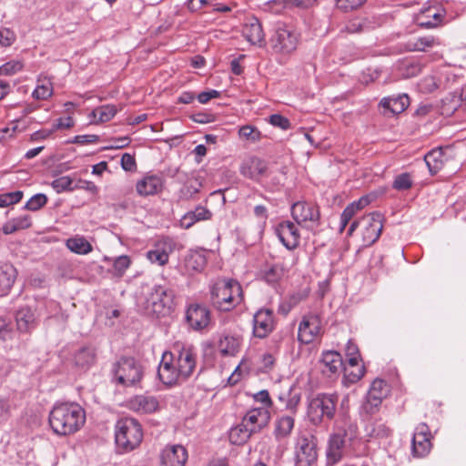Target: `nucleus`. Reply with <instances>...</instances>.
Wrapping results in <instances>:
<instances>
[{
    "label": "nucleus",
    "mask_w": 466,
    "mask_h": 466,
    "mask_svg": "<svg viewBox=\"0 0 466 466\" xmlns=\"http://www.w3.org/2000/svg\"><path fill=\"white\" fill-rule=\"evenodd\" d=\"M84 409L74 402H64L54 406L49 413V424L57 435H70L85 424Z\"/></svg>",
    "instance_id": "f257e3e1"
},
{
    "label": "nucleus",
    "mask_w": 466,
    "mask_h": 466,
    "mask_svg": "<svg viewBox=\"0 0 466 466\" xmlns=\"http://www.w3.org/2000/svg\"><path fill=\"white\" fill-rule=\"evenodd\" d=\"M211 303L219 311H230L243 301L241 285L235 279H220L211 288Z\"/></svg>",
    "instance_id": "f03ea898"
},
{
    "label": "nucleus",
    "mask_w": 466,
    "mask_h": 466,
    "mask_svg": "<svg viewBox=\"0 0 466 466\" xmlns=\"http://www.w3.org/2000/svg\"><path fill=\"white\" fill-rule=\"evenodd\" d=\"M175 298L176 292L169 284H156L146 297L144 309L149 315L166 317L175 309Z\"/></svg>",
    "instance_id": "7ed1b4c3"
},
{
    "label": "nucleus",
    "mask_w": 466,
    "mask_h": 466,
    "mask_svg": "<svg viewBox=\"0 0 466 466\" xmlns=\"http://www.w3.org/2000/svg\"><path fill=\"white\" fill-rule=\"evenodd\" d=\"M143 431L139 422L133 418L117 420L115 427V441L118 451L128 452L139 446Z\"/></svg>",
    "instance_id": "20e7f679"
},
{
    "label": "nucleus",
    "mask_w": 466,
    "mask_h": 466,
    "mask_svg": "<svg viewBox=\"0 0 466 466\" xmlns=\"http://www.w3.org/2000/svg\"><path fill=\"white\" fill-rule=\"evenodd\" d=\"M339 396L337 394L319 393L309 400L307 415L315 426L334 419Z\"/></svg>",
    "instance_id": "39448f33"
},
{
    "label": "nucleus",
    "mask_w": 466,
    "mask_h": 466,
    "mask_svg": "<svg viewBox=\"0 0 466 466\" xmlns=\"http://www.w3.org/2000/svg\"><path fill=\"white\" fill-rule=\"evenodd\" d=\"M268 45L274 54L289 56L298 47L299 35L290 26L279 25L272 33Z\"/></svg>",
    "instance_id": "423d86ee"
},
{
    "label": "nucleus",
    "mask_w": 466,
    "mask_h": 466,
    "mask_svg": "<svg viewBox=\"0 0 466 466\" xmlns=\"http://www.w3.org/2000/svg\"><path fill=\"white\" fill-rule=\"evenodd\" d=\"M112 373L115 381L126 387L137 385L143 377L142 367L131 357H121L113 364Z\"/></svg>",
    "instance_id": "0eeeda50"
},
{
    "label": "nucleus",
    "mask_w": 466,
    "mask_h": 466,
    "mask_svg": "<svg viewBox=\"0 0 466 466\" xmlns=\"http://www.w3.org/2000/svg\"><path fill=\"white\" fill-rule=\"evenodd\" d=\"M168 358L175 363L182 380L188 379L197 367V350L192 346L177 345L172 352H167Z\"/></svg>",
    "instance_id": "6e6552de"
},
{
    "label": "nucleus",
    "mask_w": 466,
    "mask_h": 466,
    "mask_svg": "<svg viewBox=\"0 0 466 466\" xmlns=\"http://www.w3.org/2000/svg\"><path fill=\"white\" fill-rule=\"evenodd\" d=\"M318 458L316 438L311 434H299L295 440V466H312Z\"/></svg>",
    "instance_id": "1a4fd4ad"
},
{
    "label": "nucleus",
    "mask_w": 466,
    "mask_h": 466,
    "mask_svg": "<svg viewBox=\"0 0 466 466\" xmlns=\"http://www.w3.org/2000/svg\"><path fill=\"white\" fill-rule=\"evenodd\" d=\"M292 218L299 225L314 230L319 225V209L313 203L298 201L291 207Z\"/></svg>",
    "instance_id": "9d476101"
},
{
    "label": "nucleus",
    "mask_w": 466,
    "mask_h": 466,
    "mask_svg": "<svg viewBox=\"0 0 466 466\" xmlns=\"http://www.w3.org/2000/svg\"><path fill=\"white\" fill-rule=\"evenodd\" d=\"M388 394L387 383L385 380L376 379L372 381L367 393L365 401L361 405V410L365 414H374L379 410L382 400Z\"/></svg>",
    "instance_id": "9b49d317"
},
{
    "label": "nucleus",
    "mask_w": 466,
    "mask_h": 466,
    "mask_svg": "<svg viewBox=\"0 0 466 466\" xmlns=\"http://www.w3.org/2000/svg\"><path fill=\"white\" fill-rule=\"evenodd\" d=\"M361 228L362 246H371L378 240L382 231V216L380 213H372L362 217Z\"/></svg>",
    "instance_id": "f8f14e48"
},
{
    "label": "nucleus",
    "mask_w": 466,
    "mask_h": 466,
    "mask_svg": "<svg viewBox=\"0 0 466 466\" xmlns=\"http://www.w3.org/2000/svg\"><path fill=\"white\" fill-rule=\"evenodd\" d=\"M176 246L177 243L173 238H162L154 244L152 249L147 251V258L152 263L164 266L168 262L169 256L175 250Z\"/></svg>",
    "instance_id": "ddd939ff"
},
{
    "label": "nucleus",
    "mask_w": 466,
    "mask_h": 466,
    "mask_svg": "<svg viewBox=\"0 0 466 466\" xmlns=\"http://www.w3.org/2000/svg\"><path fill=\"white\" fill-rule=\"evenodd\" d=\"M274 313L270 309L262 308L253 316V335L258 339L267 338L274 329Z\"/></svg>",
    "instance_id": "4468645a"
},
{
    "label": "nucleus",
    "mask_w": 466,
    "mask_h": 466,
    "mask_svg": "<svg viewBox=\"0 0 466 466\" xmlns=\"http://www.w3.org/2000/svg\"><path fill=\"white\" fill-rule=\"evenodd\" d=\"M186 321L194 330H202L210 322V311L203 305L191 304L186 311Z\"/></svg>",
    "instance_id": "2eb2a0df"
},
{
    "label": "nucleus",
    "mask_w": 466,
    "mask_h": 466,
    "mask_svg": "<svg viewBox=\"0 0 466 466\" xmlns=\"http://www.w3.org/2000/svg\"><path fill=\"white\" fill-rule=\"evenodd\" d=\"M321 329V321L318 315L309 314L303 317L299 326V339L309 344L319 334Z\"/></svg>",
    "instance_id": "dca6fc26"
},
{
    "label": "nucleus",
    "mask_w": 466,
    "mask_h": 466,
    "mask_svg": "<svg viewBox=\"0 0 466 466\" xmlns=\"http://www.w3.org/2000/svg\"><path fill=\"white\" fill-rule=\"evenodd\" d=\"M431 432L426 423H420L416 429L412 437L411 451L415 457H424L430 452Z\"/></svg>",
    "instance_id": "f3484780"
},
{
    "label": "nucleus",
    "mask_w": 466,
    "mask_h": 466,
    "mask_svg": "<svg viewBox=\"0 0 466 466\" xmlns=\"http://www.w3.org/2000/svg\"><path fill=\"white\" fill-rule=\"evenodd\" d=\"M276 234L280 242L289 249L296 248L300 240V235L297 226L289 220L280 222L277 228Z\"/></svg>",
    "instance_id": "a211bd4d"
},
{
    "label": "nucleus",
    "mask_w": 466,
    "mask_h": 466,
    "mask_svg": "<svg viewBox=\"0 0 466 466\" xmlns=\"http://www.w3.org/2000/svg\"><path fill=\"white\" fill-rule=\"evenodd\" d=\"M188 455L182 445H169L163 449L160 454L161 466H184Z\"/></svg>",
    "instance_id": "6ab92c4d"
},
{
    "label": "nucleus",
    "mask_w": 466,
    "mask_h": 466,
    "mask_svg": "<svg viewBox=\"0 0 466 466\" xmlns=\"http://www.w3.org/2000/svg\"><path fill=\"white\" fill-rule=\"evenodd\" d=\"M268 170V163L257 157L245 159L239 168L240 174L249 179L258 181Z\"/></svg>",
    "instance_id": "aec40b11"
},
{
    "label": "nucleus",
    "mask_w": 466,
    "mask_h": 466,
    "mask_svg": "<svg viewBox=\"0 0 466 466\" xmlns=\"http://www.w3.org/2000/svg\"><path fill=\"white\" fill-rule=\"evenodd\" d=\"M331 435H339L341 439L353 441L358 437V426L347 414L335 420Z\"/></svg>",
    "instance_id": "412c9836"
},
{
    "label": "nucleus",
    "mask_w": 466,
    "mask_h": 466,
    "mask_svg": "<svg viewBox=\"0 0 466 466\" xmlns=\"http://www.w3.org/2000/svg\"><path fill=\"white\" fill-rule=\"evenodd\" d=\"M157 375L159 380L166 385H173L179 380H182L180 372L175 363L168 358L167 352H165L159 364Z\"/></svg>",
    "instance_id": "4be33fe9"
},
{
    "label": "nucleus",
    "mask_w": 466,
    "mask_h": 466,
    "mask_svg": "<svg viewBox=\"0 0 466 466\" xmlns=\"http://www.w3.org/2000/svg\"><path fill=\"white\" fill-rule=\"evenodd\" d=\"M270 420V413L265 407L254 408L247 412L243 421L253 430L254 432L259 431L268 425Z\"/></svg>",
    "instance_id": "5701e85b"
},
{
    "label": "nucleus",
    "mask_w": 466,
    "mask_h": 466,
    "mask_svg": "<svg viewBox=\"0 0 466 466\" xmlns=\"http://www.w3.org/2000/svg\"><path fill=\"white\" fill-rule=\"evenodd\" d=\"M350 441L341 439L339 435L329 436L327 448L328 464L334 465L338 463L344 455V450Z\"/></svg>",
    "instance_id": "b1692460"
},
{
    "label": "nucleus",
    "mask_w": 466,
    "mask_h": 466,
    "mask_svg": "<svg viewBox=\"0 0 466 466\" xmlns=\"http://www.w3.org/2000/svg\"><path fill=\"white\" fill-rule=\"evenodd\" d=\"M127 406L136 412L151 413L157 410L158 401L153 396L137 395L128 400Z\"/></svg>",
    "instance_id": "393cba45"
},
{
    "label": "nucleus",
    "mask_w": 466,
    "mask_h": 466,
    "mask_svg": "<svg viewBox=\"0 0 466 466\" xmlns=\"http://www.w3.org/2000/svg\"><path fill=\"white\" fill-rule=\"evenodd\" d=\"M17 329L20 332H30L36 327V317L35 311L30 307L20 308L15 314Z\"/></svg>",
    "instance_id": "a878e982"
},
{
    "label": "nucleus",
    "mask_w": 466,
    "mask_h": 466,
    "mask_svg": "<svg viewBox=\"0 0 466 466\" xmlns=\"http://www.w3.org/2000/svg\"><path fill=\"white\" fill-rule=\"evenodd\" d=\"M242 338L237 334L223 333L218 347L223 356H235L239 350Z\"/></svg>",
    "instance_id": "bb28decb"
},
{
    "label": "nucleus",
    "mask_w": 466,
    "mask_h": 466,
    "mask_svg": "<svg viewBox=\"0 0 466 466\" xmlns=\"http://www.w3.org/2000/svg\"><path fill=\"white\" fill-rule=\"evenodd\" d=\"M368 437L375 439H385L390 436L392 431L382 419L370 418L364 427Z\"/></svg>",
    "instance_id": "cd10ccee"
},
{
    "label": "nucleus",
    "mask_w": 466,
    "mask_h": 466,
    "mask_svg": "<svg viewBox=\"0 0 466 466\" xmlns=\"http://www.w3.org/2000/svg\"><path fill=\"white\" fill-rule=\"evenodd\" d=\"M244 37L252 45L264 43L265 35L260 22L257 18H251L243 26Z\"/></svg>",
    "instance_id": "c85d7f7f"
},
{
    "label": "nucleus",
    "mask_w": 466,
    "mask_h": 466,
    "mask_svg": "<svg viewBox=\"0 0 466 466\" xmlns=\"http://www.w3.org/2000/svg\"><path fill=\"white\" fill-rule=\"evenodd\" d=\"M96 351L91 346L80 348L74 354L73 361L75 366L82 370H88L96 363Z\"/></svg>",
    "instance_id": "c756f323"
},
{
    "label": "nucleus",
    "mask_w": 466,
    "mask_h": 466,
    "mask_svg": "<svg viewBox=\"0 0 466 466\" xmlns=\"http://www.w3.org/2000/svg\"><path fill=\"white\" fill-rule=\"evenodd\" d=\"M17 276L16 268L10 263L0 267V297L7 295Z\"/></svg>",
    "instance_id": "7c9ffc66"
},
{
    "label": "nucleus",
    "mask_w": 466,
    "mask_h": 466,
    "mask_svg": "<svg viewBox=\"0 0 466 466\" xmlns=\"http://www.w3.org/2000/svg\"><path fill=\"white\" fill-rule=\"evenodd\" d=\"M295 426V419L292 415H282L274 423L273 435L278 441L287 439Z\"/></svg>",
    "instance_id": "2f4dec72"
},
{
    "label": "nucleus",
    "mask_w": 466,
    "mask_h": 466,
    "mask_svg": "<svg viewBox=\"0 0 466 466\" xmlns=\"http://www.w3.org/2000/svg\"><path fill=\"white\" fill-rule=\"evenodd\" d=\"M163 187V179L157 175L147 176L137 182V191L141 196H149L157 193Z\"/></svg>",
    "instance_id": "473e14b6"
},
{
    "label": "nucleus",
    "mask_w": 466,
    "mask_h": 466,
    "mask_svg": "<svg viewBox=\"0 0 466 466\" xmlns=\"http://www.w3.org/2000/svg\"><path fill=\"white\" fill-rule=\"evenodd\" d=\"M322 372L331 376L339 372L343 365L341 355L334 350L324 352L321 358Z\"/></svg>",
    "instance_id": "72a5a7b5"
},
{
    "label": "nucleus",
    "mask_w": 466,
    "mask_h": 466,
    "mask_svg": "<svg viewBox=\"0 0 466 466\" xmlns=\"http://www.w3.org/2000/svg\"><path fill=\"white\" fill-rule=\"evenodd\" d=\"M380 104L382 107L396 115L403 112L408 107L410 104V98L408 95L401 94L398 96L384 97L381 99Z\"/></svg>",
    "instance_id": "f704fd0d"
},
{
    "label": "nucleus",
    "mask_w": 466,
    "mask_h": 466,
    "mask_svg": "<svg viewBox=\"0 0 466 466\" xmlns=\"http://www.w3.org/2000/svg\"><path fill=\"white\" fill-rule=\"evenodd\" d=\"M447 158L444 155L442 148H434L427 153L424 157V161L431 175L437 174L442 169Z\"/></svg>",
    "instance_id": "c9c22d12"
},
{
    "label": "nucleus",
    "mask_w": 466,
    "mask_h": 466,
    "mask_svg": "<svg viewBox=\"0 0 466 466\" xmlns=\"http://www.w3.org/2000/svg\"><path fill=\"white\" fill-rule=\"evenodd\" d=\"M279 400L284 405V408L296 413L298 406L301 400V393L296 386H291L287 391L279 395Z\"/></svg>",
    "instance_id": "e433bc0d"
},
{
    "label": "nucleus",
    "mask_w": 466,
    "mask_h": 466,
    "mask_svg": "<svg viewBox=\"0 0 466 466\" xmlns=\"http://www.w3.org/2000/svg\"><path fill=\"white\" fill-rule=\"evenodd\" d=\"M438 45H440L439 38L433 35H424L409 40L406 48L410 52H425L428 48Z\"/></svg>",
    "instance_id": "4c0bfd02"
},
{
    "label": "nucleus",
    "mask_w": 466,
    "mask_h": 466,
    "mask_svg": "<svg viewBox=\"0 0 466 466\" xmlns=\"http://www.w3.org/2000/svg\"><path fill=\"white\" fill-rule=\"evenodd\" d=\"M255 433L243 420L229 431V440L233 444L245 443Z\"/></svg>",
    "instance_id": "58836bf2"
},
{
    "label": "nucleus",
    "mask_w": 466,
    "mask_h": 466,
    "mask_svg": "<svg viewBox=\"0 0 466 466\" xmlns=\"http://www.w3.org/2000/svg\"><path fill=\"white\" fill-rule=\"evenodd\" d=\"M343 372H344V380L347 383L354 384L358 382L365 373V367L362 364H360V362H356L353 365L345 364L343 367Z\"/></svg>",
    "instance_id": "ea45409f"
},
{
    "label": "nucleus",
    "mask_w": 466,
    "mask_h": 466,
    "mask_svg": "<svg viewBox=\"0 0 466 466\" xmlns=\"http://www.w3.org/2000/svg\"><path fill=\"white\" fill-rule=\"evenodd\" d=\"M207 264V258L203 251H191L186 258V266L188 269L201 271Z\"/></svg>",
    "instance_id": "a19ab883"
},
{
    "label": "nucleus",
    "mask_w": 466,
    "mask_h": 466,
    "mask_svg": "<svg viewBox=\"0 0 466 466\" xmlns=\"http://www.w3.org/2000/svg\"><path fill=\"white\" fill-rule=\"evenodd\" d=\"M264 280L271 285L278 283L284 276V268L280 264L267 266L262 271Z\"/></svg>",
    "instance_id": "79ce46f5"
},
{
    "label": "nucleus",
    "mask_w": 466,
    "mask_h": 466,
    "mask_svg": "<svg viewBox=\"0 0 466 466\" xmlns=\"http://www.w3.org/2000/svg\"><path fill=\"white\" fill-rule=\"evenodd\" d=\"M66 247L72 252L81 255H86L92 251L91 244L83 237L71 238L67 239Z\"/></svg>",
    "instance_id": "37998d69"
},
{
    "label": "nucleus",
    "mask_w": 466,
    "mask_h": 466,
    "mask_svg": "<svg viewBox=\"0 0 466 466\" xmlns=\"http://www.w3.org/2000/svg\"><path fill=\"white\" fill-rule=\"evenodd\" d=\"M105 260L113 262L112 274L117 278L123 277L131 265V259L127 255H121L112 259L105 258Z\"/></svg>",
    "instance_id": "c03bdc74"
},
{
    "label": "nucleus",
    "mask_w": 466,
    "mask_h": 466,
    "mask_svg": "<svg viewBox=\"0 0 466 466\" xmlns=\"http://www.w3.org/2000/svg\"><path fill=\"white\" fill-rule=\"evenodd\" d=\"M117 109L114 105H103L95 108L91 116L96 119L97 118L98 122H107L111 120L116 114Z\"/></svg>",
    "instance_id": "a18cd8bd"
},
{
    "label": "nucleus",
    "mask_w": 466,
    "mask_h": 466,
    "mask_svg": "<svg viewBox=\"0 0 466 466\" xmlns=\"http://www.w3.org/2000/svg\"><path fill=\"white\" fill-rule=\"evenodd\" d=\"M202 187V182L199 178L193 177L187 179L180 189V196L183 198L190 199L198 194Z\"/></svg>",
    "instance_id": "49530a36"
},
{
    "label": "nucleus",
    "mask_w": 466,
    "mask_h": 466,
    "mask_svg": "<svg viewBox=\"0 0 466 466\" xmlns=\"http://www.w3.org/2000/svg\"><path fill=\"white\" fill-rule=\"evenodd\" d=\"M422 70V65L418 61H405L399 66L401 77L410 78L418 76Z\"/></svg>",
    "instance_id": "de8ad7c7"
},
{
    "label": "nucleus",
    "mask_w": 466,
    "mask_h": 466,
    "mask_svg": "<svg viewBox=\"0 0 466 466\" xmlns=\"http://www.w3.org/2000/svg\"><path fill=\"white\" fill-rule=\"evenodd\" d=\"M73 179L68 176L60 177L52 181L51 187L56 190V193L64 191H73L77 188L76 186H73Z\"/></svg>",
    "instance_id": "09e8293b"
},
{
    "label": "nucleus",
    "mask_w": 466,
    "mask_h": 466,
    "mask_svg": "<svg viewBox=\"0 0 466 466\" xmlns=\"http://www.w3.org/2000/svg\"><path fill=\"white\" fill-rule=\"evenodd\" d=\"M413 185V181L409 173H401L396 176L392 187L399 191H404L410 189Z\"/></svg>",
    "instance_id": "8fccbe9b"
},
{
    "label": "nucleus",
    "mask_w": 466,
    "mask_h": 466,
    "mask_svg": "<svg viewBox=\"0 0 466 466\" xmlns=\"http://www.w3.org/2000/svg\"><path fill=\"white\" fill-rule=\"evenodd\" d=\"M47 203V197L43 193H38L30 198L24 206L25 209L37 211Z\"/></svg>",
    "instance_id": "3c124183"
},
{
    "label": "nucleus",
    "mask_w": 466,
    "mask_h": 466,
    "mask_svg": "<svg viewBox=\"0 0 466 466\" xmlns=\"http://www.w3.org/2000/svg\"><path fill=\"white\" fill-rule=\"evenodd\" d=\"M23 195L21 190L0 194V208H5L20 202Z\"/></svg>",
    "instance_id": "603ef678"
},
{
    "label": "nucleus",
    "mask_w": 466,
    "mask_h": 466,
    "mask_svg": "<svg viewBox=\"0 0 466 466\" xmlns=\"http://www.w3.org/2000/svg\"><path fill=\"white\" fill-rule=\"evenodd\" d=\"M241 138H245L251 142H257L261 138V133L252 126H243L238 130Z\"/></svg>",
    "instance_id": "864d4df0"
},
{
    "label": "nucleus",
    "mask_w": 466,
    "mask_h": 466,
    "mask_svg": "<svg viewBox=\"0 0 466 466\" xmlns=\"http://www.w3.org/2000/svg\"><path fill=\"white\" fill-rule=\"evenodd\" d=\"M53 94V87L49 81L43 83L41 85H37L35 89L34 90L32 96L34 98L37 100H45L50 97Z\"/></svg>",
    "instance_id": "5fc2aeb1"
},
{
    "label": "nucleus",
    "mask_w": 466,
    "mask_h": 466,
    "mask_svg": "<svg viewBox=\"0 0 466 466\" xmlns=\"http://www.w3.org/2000/svg\"><path fill=\"white\" fill-rule=\"evenodd\" d=\"M345 351L349 364L353 365L354 363L359 362L360 354L358 346L354 342L349 340L346 345Z\"/></svg>",
    "instance_id": "6e6d98bb"
},
{
    "label": "nucleus",
    "mask_w": 466,
    "mask_h": 466,
    "mask_svg": "<svg viewBox=\"0 0 466 466\" xmlns=\"http://www.w3.org/2000/svg\"><path fill=\"white\" fill-rule=\"evenodd\" d=\"M23 68L20 61H10L0 66V76H12Z\"/></svg>",
    "instance_id": "4d7b16f0"
},
{
    "label": "nucleus",
    "mask_w": 466,
    "mask_h": 466,
    "mask_svg": "<svg viewBox=\"0 0 466 466\" xmlns=\"http://www.w3.org/2000/svg\"><path fill=\"white\" fill-rule=\"evenodd\" d=\"M357 214V211L353 208L352 206L348 205L340 215L339 228V231L341 233L346 228L348 223L352 219V218Z\"/></svg>",
    "instance_id": "13d9d810"
},
{
    "label": "nucleus",
    "mask_w": 466,
    "mask_h": 466,
    "mask_svg": "<svg viewBox=\"0 0 466 466\" xmlns=\"http://www.w3.org/2000/svg\"><path fill=\"white\" fill-rule=\"evenodd\" d=\"M366 0H336V5L339 9L349 12L362 5Z\"/></svg>",
    "instance_id": "bf43d9fd"
},
{
    "label": "nucleus",
    "mask_w": 466,
    "mask_h": 466,
    "mask_svg": "<svg viewBox=\"0 0 466 466\" xmlns=\"http://www.w3.org/2000/svg\"><path fill=\"white\" fill-rule=\"evenodd\" d=\"M189 212L196 223L198 221L209 220L212 217V212L203 206H198L194 210Z\"/></svg>",
    "instance_id": "052dcab7"
},
{
    "label": "nucleus",
    "mask_w": 466,
    "mask_h": 466,
    "mask_svg": "<svg viewBox=\"0 0 466 466\" xmlns=\"http://www.w3.org/2000/svg\"><path fill=\"white\" fill-rule=\"evenodd\" d=\"M268 122L277 127L281 128L282 130H288L290 128L291 124L289 118L283 116L279 114H273L269 116Z\"/></svg>",
    "instance_id": "680f3d73"
},
{
    "label": "nucleus",
    "mask_w": 466,
    "mask_h": 466,
    "mask_svg": "<svg viewBox=\"0 0 466 466\" xmlns=\"http://www.w3.org/2000/svg\"><path fill=\"white\" fill-rule=\"evenodd\" d=\"M254 216L258 218L260 228H263L268 218V211L264 205H257L253 209Z\"/></svg>",
    "instance_id": "e2e57ef3"
},
{
    "label": "nucleus",
    "mask_w": 466,
    "mask_h": 466,
    "mask_svg": "<svg viewBox=\"0 0 466 466\" xmlns=\"http://www.w3.org/2000/svg\"><path fill=\"white\" fill-rule=\"evenodd\" d=\"M15 40V34L8 29H0V45L3 46H10Z\"/></svg>",
    "instance_id": "0e129e2a"
},
{
    "label": "nucleus",
    "mask_w": 466,
    "mask_h": 466,
    "mask_svg": "<svg viewBox=\"0 0 466 466\" xmlns=\"http://www.w3.org/2000/svg\"><path fill=\"white\" fill-rule=\"evenodd\" d=\"M121 167L125 171L133 172L137 169V163L135 157L125 153L121 157Z\"/></svg>",
    "instance_id": "69168bd1"
},
{
    "label": "nucleus",
    "mask_w": 466,
    "mask_h": 466,
    "mask_svg": "<svg viewBox=\"0 0 466 466\" xmlns=\"http://www.w3.org/2000/svg\"><path fill=\"white\" fill-rule=\"evenodd\" d=\"M221 93L215 89H210L208 91H203L199 93L197 96L198 102L200 104H207L213 98H218L220 97Z\"/></svg>",
    "instance_id": "338daca9"
},
{
    "label": "nucleus",
    "mask_w": 466,
    "mask_h": 466,
    "mask_svg": "<svg viewBox=\"0 0 466 466\" xmlns=\"http://www.w3.org/2000/svg\"><path fill=\"white\" fill-rule=\"evenodd\" d=\"M74 126V121L71 116L60 117L56 120V122L53 125L52 130L53 132L58 129H68Z\"/></svg>",
    "instance_id": "774afa93"
}]
</instances>
